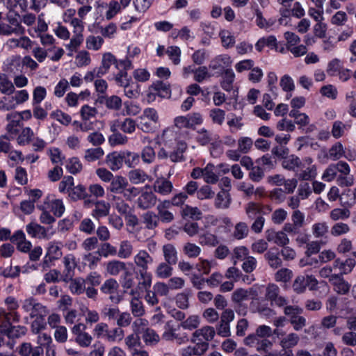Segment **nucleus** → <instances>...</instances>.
<instances>
[{"label": "nucleus", "instance_id": "obj_1", "mask_svg": "<svg viewBox=\"0 0 356 356\" xmlns=\"http://www.w3.org/2000/svg\"><path fill=\"white\" fill-rule=\"evenodd\" d=\"M153 263V257L146 250H139L134 256L133 264L140 277L138 290L147 291L151 287L152 275L148 270Z\"/></svg>", "mask_w": 356, "mask_h": 356}, {"label": "nucleus", "instance_id": "obj_2", "mask_svg": "<svg viewBox=\"0 0 356 356\" xmlns=\"http://www.w3.org/2000/svg\"><path fill=\"white\" fill-rule=\"evenodd\" d=\"M160 126L159 115L154 108L144 109L138 117V127L143 133H154Z\"/></svg>", "mask_w": 356, "mask_h": 356}, {"label": "nucleus", "instance_id": "obj_3", "mask_svg": "<svg viewBox=\"0 0 356 356\" xmlns=\"http://www.w3.org/2000/svg\"><path fill=\"white\" fill-rule=\"evenodd\" d=\"M181 325L175 324L172 321H168L162 333L161 337L163 340L170 342H175L179 345L186 343L189 341L187 333L181 331Z\"/></svg>", "mask_w": 356, "mask_h": 356}, {"label": "nucleus", "instance_id": "obj_4", "mask_svg": "<svg viewBox=\"0 0 356 356\" xmlns=\"http://www.w3.org/2000/svg\"><path fill=\"white\" fill-rule=\"evenodd\" d=\"M273 334L279 339V344L284 351L282 356H293L292 348L296 346L300 342L299 334L295 332H290L287 334L282 330L274 329Z\"/></svg>", "mask_w": 356, "mask_h": 356}, {"label": "nucleus", "instance_id": "obj_5", "mask_svg": "<svg viewBox=\"0 0 356 356\" xmlns=\"http://www.w3.org/2000/svg\"><path fill=\"white\" fill-rule=\"evenodd\" d=\"M296 175L300 180L309 181L314 179L317 175V168L314 164L313 159L306 156L300 159Z\"/></svg>", "mask_w": 356, "mask_h": 356}, {"label": "nucleus", "instance_id": "obj_6", "mask_svg": "<svg viewBox=\"0 0 356 356\" xmlns=\"http://www.w3.org/2000/svg\"><path fill=\"white\" fill-rule=\"evenodd\" d=\"M286 40V49L296 57H301L307 53L306 45L300 44V38L295 33L286 31L284 34Z\"/></svg>", "mask_w": 356, "mask_h": 356}, {"label": "nucleus", "instance_id": "obj_7", "mask_svg": "<svg viewBox=\"0 0 356 356\" xmlns=\"http://www.w3.org/2000/svg\"><path fill=\"white\" fill-rule=\"evenodd\" d=\"M318 282L313 275H298L292 284V288L296 293H302L305 291L307 287L310 291H315L318 289Z\"/></svg>", "mask_w": 356, "mask_h": 356}, {"label": "nucleus", "instance_id": "obj_8", "mask_svg": "<svg viewBox=\"0 0 356 356\" xmlns=\"http://www.w3.org/2000/svg\"><path fill=\"white\" fill-rule=\"evenodd\" d=\"M235 314L232 309H226L220 314V321L216 326V332L222 337L231 336L230 323L234 319Z\"/></svg>", "mask_w": 356, "mask_h": 356}, {"label": "nucleus", "instance_id": "obj_9", "mask_svg": "<svg viewBox=\"0 0 356 356\" xmlns=\"http://www.w3.org/2000/svg\"><path fill=\"white\" fill-rule=\"evenodd\" d=\"M334 165L337 172V183L341 187H348L354 184L355 179L353 175L350 174V168L349 165L345 162L340 161Z\"/></svg>", "mask_w": 356, "mask_h": 356}, {"label": "nucleus", "instance_id": "obj_10", "mask_svg": "<svg viewBox=\"0 0 356 356\" xmlns=\"http://www.w3.org/2000/svg\"><path fill=\"white\" fill-rule=\"evenodd\" d=\"M22 308L24 312L28 313L31 318L40 315H47L49 312L47 307L39 302L33 297L24 299L22 303Z\"/></svg>", "mask_w": 356, "mask_h": 356}, {"label": "nucleus", "instance_id": "obj_11", "mask_svg": "<svg viewBox=\"0 0 356 356\" xmlns=\"http://www.w3.org/2000/svg\"><path fill=\"white\" fill-rule=\"evenodd\" d=\"M24 33L25 29L16 17L8 16V23H0V35H22Z\"/></svg>", "mask_w": 356, "mask_h": 356}, {"label": "nucleus", "instance_id": "obj_12", "mask_svg": "<svg viewBox=\"0 0 356 356\" xmlns=\"http://www.w3.org/2000/svg\"><path fill=\"white\" fill-rule=\"evenodd\" d=\"M280 293V289L277 284L270 283L266 287L265 298L270 302L272 306L283 307L287 305L288 300Z\"/></svg>", "mask_w": 356, "mask_h": 356}, {"label": "nucleus", "instance_id": "obj_13", "mask_svg": "<svg viewBox=\"0 0 356 356\" xmlns=\"http://www.w3.org/2000/svg\"><path fill=\"white\" fill-rule=\"evenodd\" d=\"M86 326L81 323L74 325L71 331L75 342L82 348L89 347L93 340L92 337L86 332Z\"/></svg>", "mask_w": 356, "mask_h": 356}, {"label": "nucleus", "instance_id": "obj_14", "mask_svg": "<svg viewBox=\"0 0 356 356\" xmlns=\"http://www.w3.org/2000/svg\"><path fill=\"white\" fill-rule=\"evenodd\" d=\"M120 285L114 278L106 280L100 287L102 293L109 295V299L112 302L119 303L122 298L119 295Z\"/></svg>", "mask_w": 356, "mask_h": 356}, {"label": "nucleus", "instance_id": "obj_15", "mask_svg": "<svg viewBox=\"0 0 356 356\" xmlns=\"http://www.w3.org/2000/svg\"><path fill=\"white\" fill-rule=\"evenodd\" d=\"M245 213L250 220H254L259 216L267 215L272 211V207L259 202H250L245 207Z\"/></svg>", "mask_w": 356, "mask_h": 356}, {"label": "nucleus", "instance_id": "obj_16", "mask_svg": "<svg viewBox=\"0 0 356 356\" xmlns=\"http://www.w3.org/2000/svg\"><path fill=\"white\" fill-rule=\"evenodd\" d=\"M49 227H44L35 222H31L26 225V232L32 238L49 239L54 234Z\"/></svg>", "mask_w": 356, "mask_h": 356}, {"label": "nucleus", "instance_id": "obj_17", "mask_svg": "<svg viewBox=\"0 0 356 356\" xmlns=\"http://www.w3.org/2000/svg\"><path fill=\"white\" fill-rule=\"evenodd\" d=\"M158 199L156 194L151 191H142L137 198V207L142 210L150 209L156 205Z\"/></svg>", "mask_w": 356, "mask_h": 356}, {"label": "nucleus", "instance_id": "obj_18", "mask_svg": "<svg viewBox=\"0 0 356 356\" xmlns=\"http://www.w3.org/2000/svg\"><path fill=\"white\" fill-rule=\"evenodd\" d=\"M216 335L215 328L212 326L205 325L196 330L192 334V342L207 343L212 341Z\"/></svg>", "mask_w": 356, "mask_h": 356}, {"label": "nucleus", "instance_id": "obj_19", "mask_svg": "<svg viewBox=\"0 0 356 356\" xmlns=\"http://www.w3.org/2000/svg\"><path fill=\"white\" fill-rule=\"evenodd\" d=\"M138 124L136 121L130 118H127L124 120H115L111 122V130L115 132L120 129L122 132L127 134H132L135 132Z\"/></svg>", "mask_w": 356, "mask_h": 356}, {"label": "nucleus", "instance_id": "obj_20", "mask_svg": "<svg viewBox=\"0 0 356 356\" xmlns=\"http://www.w3.org/2000/svg\"><path fill=\"white\" fill-rule=\"evenodd\" d=\"M152 189L154 193L162 196L170 195L174 189L173 184L168 178L161 177L157 178L152 184Z\"/></svg>", "mask_w": 356, "mask_h": 356}, {"label": "nucleus", "instance_id": "obj_21", "mask_svg": "<svg viewBox=\"0 0 356 356\" xmlns=\"http://www.w3.org/2000/svg\"><path fill=\"white\" fill-rule=\"evenodd\" d=\"M65 269L61 280L67 282L74 276V269L77 266V260L74 254H67L63 257V260Z\"/></svg>", "mask_w": 356, "mask_h": 356}, {"label": "nucleus", "instance_id": "obj_22", "mask_svg": "<svg viewBox=\"0 0 356 356\" xmlns=\"http://www.w3.org/2000/svg\"><path fill=\"white\" fill-rule=\"evenodd\" d=\"M26 332L27 328L23 325H12L11 323L0 325V332L10 339L22 337Z\"/></svg>", "mask_w": 356, "mask_h": 356}, {"label": "nucleus", "instance_id": "obj_23", "mask_svg": "<svg viewBox=\"0 0 356 356\" xmlns=\"http://www.w3.org/2000/svg\"><path fill=\"white\" fill-rule=\"evenodd\" d=\"M120 60H118L116 57L111 52L104 53L102 55L101 61V65L97 67L101 74L103 76L108 72V70L111 65H115L116 69H120V66H122L120 63Z\"/></svg>", "mask_w": 356, "mask_h": 356}, {"label": "nucleus", "instance_id": "obj_24", "mask_svg": "<svg viewBox=\"0 0 356 356\" xmlns=\"http://www.w3.org/2000/svg\"><path fill=\"white\" fill-rule=\"evenodd\" d=\"M355 266L356 261L355 258L352 257H348L345 260L337 258L333 262V268L334 269H338L339 270V273L337 275H341V276L350 273Z\"/></svg>", "mask_w": 356, "mask_h": 356}, {"label": "nucleus", "instance_id": "obj_25", "mask_svg": "<svg viewBox=\"0 0 356 356\" xmlns=\"http://www.w3.org/2000/svg\"><path fill=\"white\" fill-rule=\"evenodd\" d=\"M266 238L268 242H271L280 247L287 245L290 243V239L287 234L282 230L277 232L274 230H267L266 232Z\"/></svg>", "mask_w": 356, "mask_h": 356}, {"label": "nucleus", "instance_id": "obj_26", "mask_svg": "<svg viewBox=\"0 0 356 356\" xmlns=\"http://www.w3.org/2000/svg\"><path fill=\"white\" fill-rule=\"evenodd\" d=\"M333 290L340 295H346L349 293L351 285L344 280L341 275H334L330 279Z\"/></svg>", "mask_w": 356, "mask_h": 356}, {"label": "nucleus", "instance_id": "obj_27", "mask_svg": "<svg viewBox=\"0 0 356 356\" xmlns=\"http://www.w3.org/2000/svg\"><path fill=\"white\" fill-rule=\"evenodd\" d=\"M6 120L8 124L6 129L9 134L17 135L19 132L20 128L22 127V123L18 116V112H11L6 115Z\"/></svg>", "mask_w": 356, "mask_h": 356}, {"label": "nucleus", "instance_id": "obj_28", "mask_svg": "<svg viewBox=\"0 0 356 356\" xmlns=\"http://www.w3.org/2000/svg\"><path fill=\"white\" fill-rule=\"evenodd\" d=\"M207 343H196L195 346H188L180 350L181 356H202L209 349Z\"/></svg>", "mask_w": 356, "mask_h": 356}, {"label": "nucleus", "instance_id": "obj_29", "mask_svg": "<svg viewBox=\"0 0 356 356\" xmlns=\"http://www.w3.org/2000/svg\"><path fill=\"white\" fill-rule=\"evenodd\" d=\"M123 157L121 152H113L106 155L105 163L109 169L115 172L119 170L123 166Z\"/></svg>", "mask_w": 356, "mask_h": 356}, {"label": "nucleus", "instance_id": "obj_30", "mask_svg": "<svg viewBox=\"0 0 356 356\" xmlns=\"http://www.w3.org/2000/svg\"><path fill=\"white\" fill-rule=\"evenodd\" d=\"M232 198L228 191L222 189L216 195L214 206L218 209H227L229 207Z\"/></svg>", "mask_w": 356, "mask_h": 356}, {"label": "nucleus", "instance_id": "obj_31", "mask_svg": "<svg viewBox=\"0 0 356 356\" xmlns=\"http://www.w3.org/2000/svg\"><path fill=\"white\" fill-rule=\"evenodd\" d=\"M140 53L141 50L140 47L134 44L129 45L127 47V52L125 58L124 59H120V63L126 69H133L134 65L132 60L134 58L138 57Z\"/></svg>", "mask_w": 356, "mask_h": 356}, {"label": "nucleus", "instance_id": "obj_32", "mask_svg": "<svg viewBox=\"0 0 356 356\" xmlns=\"http://www.w3.org/2000/svg\"><path fill=\"white\" fill-rule=\"evenodd\" d=\"M110 182L108 190L113 193H122L129 185L126 178L122 175L114 176Z\"/></svg>", "mask_w": 356, "mask_h": 356}, {"label": "nucleus", "instance_id": "obj_33", "mask_svg": "<svg viewBox=\"0 0 356 356\" xmlns=\"http://www.w3.org/2000/svg\"><path fill=\"white\" fill-rule=\"evenodd\" d=\"M177 139V133L173 127H168L164 129L160 135H158V143H163L165 146H171L173 141Z\"/></svg>", "mask_w": 356, "mask_h": 356}, {"label": "nucleus", "instance_id": "obj_34", "mask_svg": "<svg viewBox=\"0 0 356 356\" xmlns=\"http://www.w3.org/2000/svg\"><path fill=\"white\" fill-rule=\"evenodd\" d=\"M128 179L132 184L138 185L150 180L151 177L144 170L138 168L129 172Z\"/></svg>", "mask_w": 356, "mask_h": 356}, {"label": "nucleus", "instance_id": "obj_35", "mask_svg": "<svg viewBox=\"0 0 356 356\" xmlns=\"http://www.w3.org/2000/svg\"><path fill=\"white\" fill-rule=\"evenodd\" d=\"M20 356H43V349L40 347H33L31 343L24 342L19 346Z\"/></svg>", "mask_w": 356, "mask_h": 356}, {"label": "nucleus", "instance_id": "obj_36", "mask_svg": "<svg viewBox=\"0 0 356 356\" xmlns=\"http://www.w3.org/2000/svg\"><path fill=\"white\" fill-rule=\"evenodd\" d=\"M142 338L145 344L147 346H155L161 340L159 334L154 330L149 327H147L144 330Z\"/></svg>", "mask_w": 356, "mask_h": 356}, {"label": "nucleus", "instance_id": "obj_37", "mask_svg": "<svg viewBox=\"0 0 356 356\" xmlns=\"http://www.w3.org/2000/svg\"><path fill=\"white\" fill-rule=\"evenodd\" d=\"M165 262L175 265L178 261L177 251L175 247L170 243L165 244L162 248Z\"/></svg>", "mask_w": 356, "mask_h": 356}, {"label": "nucleus", "instance_id": "obj_38", "mask_svg": "<svg viewBox=\"0 0 356 356\" xmlns=\"http://www.w3.org/2000/svg\"><path fill=\"white\" fill-rule=\"evenodd\" d=\"M106 272L113 276L118 275L122 271H127V265L124 261L120 260H112L106 265Z\"/></svg>", "mask_w": 356, "mask_h": 356}, {"label": "nucleus", "instance_id": "obj_39", "mask_svg": "<svg viewBox=\"0 0 356 356\" xmlns=\"http://www.w3.org/2000/svg\"><path fill=\"white\" fill-rule=\"evenodd\" d=\"M104 44V39L102 35H90L86 38V48L88 50L97 51Z\"/></svg>", "mask_w": 356, "mask_h": 356}, {"label": "nucleus", "instance_id": "obj_40", "mask_svg": "<svg viewBox=\"0 0 356 356\" xmlns=\"http://www.w3.org/2000/svg\"><path fill=\"white\" fill-rule=\"evenodd\" d=\"M110 205L105 201L100 200L95 202V208L92 211V216L96 218L107 216L109 213Z\"/></svg>", "mask_w": 356, "mask_h": 356}, {"label": "nucleus", "instance_id": "obj_41", "mask_svg": "<svg viewBox=\"0 0 356 356\" xmlns=\"http://www.w3.org/2000/svg\"><path fill=\"white\" fill-rule=\"evenodd\" d=\"M69 282V289L70 292L75 295H81L85 291L86 280L84 278L79 277L71 278Z\"/></svg>", "mask_w": 356, "mask_h": 356}, {"label": "nucleus", "instance_id": "obj_42", "mask_svg": "<svg viewBox=\"0 0 356 356\" xmlns=\"http://www.w3.org/2000/svg\"><path fill=\"white\" fill-rule=\"evenodd\" d=\"M264 258L267 261L269 266L273 269H276L282 265V259L280 257V253L277 250H269L264 254Z\"/></svg>", "mask_w": 356, "mask_h": 356}, {"label": "nucleus", "instance_id": "obj_43", "mask_svg": "<svg viewBox=\"0 0 356 356\" xmlns=\"http://www.w3.org/2000/svg\"><path fill=\"white\" fill-rule=\"evenodd\" d=\"M234 79L235 74L232 69L225 70L222 75L220 86L223 90L230 92L233 89Z\"/></svg>", "mask_w": 356, "mask_h": 356}, {"label": "nucleus", "instance_id": "obj_44", "mask_svg": "<svg viewBox=\"0 0 356 356\" xmlns=\"http://www.w3.org/2000/svg\"><path fill=\"white\" fill-rule=\"evenodd\" d=\"M151 90L156 91L159 97L165 98L170 96L171 89L170 86L168 83H164L161 81H157L154 82L151 85Z\"/></svg>", "mask_w": 356, "mask_h": 356}, {"label": "nucleus", "instance_id": "obj_45", "mask_svg": "<svg viewBox=\"0 0 356 356\" xmlns=\"http://www.w3.org/2000/svg\"><path fill=\"white\" fill-rule=\"evenodd\" d=\"M181 215L184 218H189L193 220H199L202 217V213L199 208L188 204L182 208Z\"/></svg>", "mask_w": 356, "mask_h": 356}, {"label": "nucleus", "instance_id": "obj_46", "mask_svg": "<svg viewBox=\"0 0 356 356\" xmlns=\"http://www.w3.org/2000/svg\"><path fill=\"white\" fill-rule=\"evenodd\" d=\"M15 91L13 83L5 74H0V92L5 95H13Z\"/></svg>", "mask_w": 356, "mask_h": 356}, {"label": "nucleus", "instance_id": "obj_47", "mask_svg": "<svg viewBox=\"0 0 356 356\" xmlns=\"http://www.w3.org/2000/svg\"><path fill=\"white\" fill-rule=\"evenodd\" d=\"M117 70L118 72L116 74H113L112 79H113L115 83L119 86L123 87L127 86L131 80L127 73V71L130 69H126L124 66H120V68Z\"/></svg>", "mask_w": 356, "mask_h": 356}, {"label": "nucleus", "instance_id": "obj_48", "mask_svg": "<svg viewBox=\"0 0 356 356\" xmlns=\"http://www.w3.org/2000/svg\"><path fill=\"white\" fill-rule=\"evenodd\" d=\"M196 142L202 146L212 143L213 140V134L211 131L202 128L196 132Z\"/></svg>", "mask_w": 356, "mask_h": 356}, {"label": "nucleus", "instance_id": "obj_49", "mask_svg": "<svg viewBox=\"0 0 356 356\" xmlns=\"http://www.w3.org/2000/svg\"><path fill=\"white\" fill-rule=\"evenodd\" d=\"M134 246L131 241L123 240L120 243L117 255L121 259H128L133 254Z\"/></svg>", "mask_w": 356, "mask_h": 356}, {"label": "nucleus", "instance_id": "obj_50", "mask_svg": "<svg viewBox=\"0 0 356 356\" xmlns=\"http://www.w3.org/2000/svg\"><path fill=\"white\" fill-rule=\"evenodd\" d=\"M104 155V149L100 147L89 148L85 150L83 159L87 162H95L101 159Z\"/></svg>", "mask_w": 356, "mask_h": 356}, {"label": "nucleus", "instance_id": "obj_51", "mask_svg": "<svg viewBox=\"0 0 356 356\" xmlns=\"http://www.w3.org/2000/svg\"><path fill=\"white\" fill-rule=\"evenodd\" d=\"M143 224L147 229H154L159 225V216L152 211H149L142 216Z\"/></svg>", "mask_w": 356, "mask_h": 356}, {"label": "nucleus", "instance_id": "obj_52", "mask_svg": "<svg viewBox=\"0 0 356 356\" xmlns=\"http://www.w3.org/2000/svg\"><path fill=\"white\" fill-rule=\"evenodd\" d=\"M264 47H268L272 49L277 50V41L274 35L260 38L255 44L257 51H261Z\"/></svg>", "mask_w": 356, "mask_h": 356}, {"label": "nucleus", "instance_id": "obj_53", "mask_svg": "<svg viewBox=\"0 0 356 356\" xmlns=\"http://www.w3.org/2000/svg\"><path fill=\"white\" fill-rule=\"evenodd\" d=\"M46 255L53 260L59 259L63 255L60 243L55 241L49 243Z\"/></svg>", "mask_w": 356, "mask_h": 356}, {"label": "nucleus", "instance_id": "obj_54", "mask_svg": "<svg viewBox=\"0 0 356 356\" xmlns=\"http://www.w3.org/2000/svg\"><path fill=\"white\" fill-rule=\"evenodd\" d=\"M203 179L207 184H215L219 180V177L215 172V166L211 163H208L204 168Z\"/></svg>", "mask_w": 356, "mask_h": 356}, {"label": "nucleus", "instance_id": "obj_55", "mask_svg": "<svg viewBox=\"0 0 356 356\" xmlns=\"http://www.w3.org/2000/svg\"><path fill=\"white\" fill-rule=\"evenodd\" d=\"M99 32L104 39H113L118 33V26L114 22H110L105 26H100Z\"/></svg>", "mask_w": 356, "mask_h": 356}, {"label": "nucleus", "instance_id": "obj_56", "mask_svg": "<svg viewBox=\"0 0 356 356\" xmlns=\"http://www.w3.org/2000/svg\"><path fill=\"white\" fill-rule=\"evenodd\" d=\"M172 264L167 262L160 263L155 270V274L159 278L165 279L170 277L172 274Z\"/></svg>", "mask_w": 356, "mask_h": 356}, {"label": "nucleus", "instance_id": "obj_57", "mask_svg": "<svg viewBox=\"0 0 356 356\" xmlns=\"http://www.w3.org/2000/svg\"><path fill=\"white\" fill-rule=\"evenodd\" d=\"M123 161L129 168H133L137 165L140 162V155L138 153L131 151L121 152Z\"/></svg>", "mask_w": 356, "mask_h": 356}, {"label": "nucleus", "instance_id": "obj_58", "mask_svg": "<svg viewBox=\"0 0 356 356\" xmlns=\"http://www.w3.org/2000/svg\"><path fill=\"white\" fill-rule=\"evenodd\" d=\"M124 337V332L120 327H115L113 329H108L107 333L104 339L108 342L120 341Z\"/></svg>", "mask_w": 356, "mask_h": 356}, {"label": "nucleus", "instance_id": "obj_59", "mask_svg": "<svg viewBox=\"0 0 356 356\" xmlns=\"http://www.w3.org/2000/svg\"><path fill=\"white\" fill-rule=\"evenodd\" d=\"M199 242L202 245L210 247H215L220 243L218 236L210 232H205L201 234L199 236Z\"/></svg>", "mask_w": 356, "mask_h": 356}, {"label": "nucleus", "instance_id": "obj_60", "mask_svg": "<svg viewBox=\"0 0 356 356\" xmlns=\"http://www.w3.org/2000/svg\"><path fill=\"white\" fill-rule=\"evenodd\" d=\"M47 315H40L34 317V320L31 324V331L33 334H38L46 328V321L44 317Z\"/></svg>", "mask_w": 356, "mask_h": 356}, {"label": "nucleus", "instance_id": "obj_61", "mask_svg": "<svg viewBox=\"0 0 356 356\" xmlns=\"http://www.w3.org/2000/svg\"><path fill=\"white\" fill-rule=\"evenodd\" d=\"M34 136V133L30 127L23 128L19 134L17 141L19 145H26L31 143L32 138Z\"/></svg>", "mask_w": 356, "mask_h": 356}, {"label": "nucleus", "instance_id": "obj_62", "mask_svg": "<svg viewBox=\"0 0 356 356\" xmlns=\"http://www.w3.org/2000/svg\"><path fill=\"white\" fill-rule=\"evenodd\" d=\"M130 307H131V314L135 317L143 316L145 313V307H144L143 302L140 299H138L136 297H134L131 300Z\"/></svg>", "mask_w": 356, "mask_h": 356}, {"label": "nucleus", "instance_id": "obj_63", "mask_svg": "<svg viewBox=\"0 0 356 356\" xmlns=\"http://www.w3.org/2000/svg\"><path fill=\"white\" fill-rule=\"evenodd\" d=\"M165 54L169 59L175 65H178L181 63V49L177 46H170L166 49Z\"/></svg>", "mask_w": 356, "mask_h": 356}, {"label": "nucleus", "instance_id": "obj_64", "mask_svg": "<svg viewBox=\"0 0 356 356\" xmlns=\"http://www.w3.org/2000/svg\"><path fill=\"white\" fill-rule=\"evenodd\" d=\"M124 343L129 351L140 346V337L136 332H133L124 338Z\"/></svg>", "mask_w": 356, "mask_h": 356}]
</instances>
